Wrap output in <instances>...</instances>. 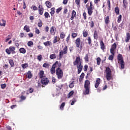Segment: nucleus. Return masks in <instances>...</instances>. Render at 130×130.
<instances>
[{
    "label": "nucleus",
    "instance_id": "nucleus-1",
    "mask_svg": "<svg viewBox=\"0 0 130 130\" xmlns=\"http://www.w3.org/2000/svg\"><path fill=\"white\" fill-rule=\"evenodd\" d=\"M74 66H77L78 68V74H80L83 70V66H82V61H81V58L80 57H77L74 62Z\"/></svg>",
    "mask_w": 130,
    "mask_h": 130
},
{
    "label": "nucleus",
    "instance_id": "nucleus-2",
    "mask_svg": "<svg viewBox=\"0 0 130 130\" xmlns=\"http://www.w3.org/2000/svg\"><path fill=\"white\" fill-rule=\"evenodd\" d=\"M84 88L85 89V92L84 94L87 95V94H89V92H90V81L87 80L85 82L84 84Z\"/></svg>",
    "mask_w": 130,
    "mask_h": 130
},
{
    "label": "nucleus",
    "instance_id": "nucleus-3",
    "mask_svg": "<svg viewBox=\"0 0 130 130\" xmlns=\"http://www.w3.org/2000/svg\"><path fill=\"white\" fill-rule=\"evenodd\" d=\"M16 48L14 46H10L9 48L8 49H6V52L7 53V54H11V52H12V54H14L16 53Z\"/></svg>",
    "mask_w": 130,
    "mask_h": 130
},
{
    "label": "nucleus",
    "instance_id": "nucleus-4",
    "mask_svg": "<svg viewBox=\"0 0 130 130\" xmlns=\"http://www.w3.org/2000/svg\"><path fill=\"white\" fill-rule=\"evenodd\" d=\"M106 78L108 81H110L111 80V70L110 68H107L106 70Z\"/></svg>",
    "mask_w": 130,
    "mask_h": 130
},
{
    "label": "nucleus",
    "instance_id": "nucleus-5",
    "mask_svg": "<svg viewBox=\"0 0 130 130\" xmlns=\"http://www.w3.org/2000/svg\"><path fill=\"white\" fill-rule=\"evenodd\" d=\"M68 53V47L66 46L62 49L61 50L59 54V58H62L64 54H67Z\"/></svg>",
    "mask_w": 130,
    "mask_h": 130
},
{
    "label": "nucleus",
    "instance_id": "nucleus-6",
    "mask_svg": "<svg viewBox=\"0 0 130 130\" xmlns=\"http://www.w3.org/2000/svg\"><path fill=\"white\" fill-rule=\"evenodd\" d=\"M56 74L57 76L58 79H62V76H63V72L62 70L60 69V68H58L56 70Z\"/></svg>",
    "mask_w": 130,
    "mask_h": 130
},
{
    "label": "nucleus",
    "instance_id": "nucleus-7",
    "mask_svg": "<svg viewBox=\"0 0 130 130\" xmlns=\"http://www.w3.org/2000/svg\"><path fill=\"white\" fill-rule=\"evenodd\" d=\"M115 49H116V44L115 43H114L113 45L111 46V48L110 49V52L111 53V54H114L115 52H114V50H115Z\"/></svg>",
    "mask_w": 130,
    "mask_h": 130
},
{
    "label": "nucleus",
    "instance_id": "nucleus-8",
    "mask_svg": "<svg viewBox=\"0 0 130 130\" xmlns=\"http://www.w3.org/2000/svg\"><path fill=\"white\" fill-rule=\"evenodd\" d=\"M41 82L43 85H47L49 83V80L47 78H44L42 79Z\"/></svg>",
    "mask_w": 130,
    "mask_h": 130
},
{
    "label": "nucleus",
    "instance_id": "nucleus-9",
    "mask_svg": "<svg viewBox=\"0 0 130 130\" xmlns=\"http://www.w3.org/2000/svg\"><path fill=\"white\" fill-rule=\"evenodd\" d=\"M75 44H76V47H80L81 45V39L80 38H77L75 41Z\"/></svg>",
    "mask_w": 130,
    "mask_h": 130
},
{
    "label": "nucleus",
    "instance_id": "nucleus-10",
    "mask_svg": "<svg viewBox=\"0 0 130 130\" xmlns=\"http://www.w3.org/2000/svg\"><path fill=\"white\" fill-rule=\"evenodd\" d=\"M39 13L40 15H43L44 9H43V8L42 7V5H39Z\"/></svg>",
    "mask_w": 130,
    "mask_h": 130
},
{
    "label": "nucleus",
    "instance_id": "nucleus-11",
    "mask_svg": "<svg viewBox=\"0 0 130 130\" xmlns=\"http://www.w3.org/2000/svg\"><path fill=\"white\" fill-rule=\"evenodd\" d=\"M56 28L54 26H52L50 28V32L52 35H54L55 34Z\"/></svg>",
    "mask_w": 130,
    "mask_h": 130
},
{
    "label": "nucleus",
    "instance_id": "nucleus-12",
    "mask_svg": "<svg viewBox=\"0 0 130 130\" xmlns=\"http://www.w3.org/2000/svg\"><path fill=\"white\" fill-rule=\"evenodd\" d=\"M100 83H101L100 78H98L96 80L95 88H98V87L99 86V85L100 84Z\"/></svg>",
    "mask_w": 130,
    "mask_h": 130
},
{
    "label": "nucleus",
    "instance_id": "nucleus-13",
    "mask_svg": "<svg viewBox=\"0 0 130 130\" xmlns=\"http://www.w3.org/2000/svg\"><path fill=\"white\" fill-rule=\"evenodd\" d=\"M88 14L89 16H91L93 14V8H87Z\"/></svg>",
    "mask_w": 130,
    "mask_h": 130
},
{
    "label": "nucleus",
    "instance_id": "nucleus-14",
    "mask_svg": "<svg viewBox=\"0 0 130 130\" xmlns=\"http://www.w3.org/2000/svg\"><path fill=\"white\" fill-rule=\"evenodd\" d=\"M0 26L5 27V26H6V20L2 19V20L0 21Z\"/></svg>",
    "mask_w": 130,
    "mask_h": 130
},
{
    "label": "nucleus",
    "instance_id": "nucleus-15",
    "mask_svg": "<svg viewBox=\"0 0 130 130\" xmlns=\"http://www.w3.org/2000/svg\"><path fill=\"white\" fill-rule=\"evenodd\" d=\"M110 21L109 20V16H107L105 18V22L106 25L109 24Z\"/></svg>",
    "mask_w": 130,
    "mask_h": 130
},
{
    "label": "nucleus",
    "instance_id": "nucleus-16",
    "mask_svg": "<svg viewBox=\"0 0 130 130\" xmlns=\"http://www.w3.org/2000/svg\"><path fill=\"white\" fill-rule=\"evenodd\" d=\"M19 52L20 53H23V54H25L26 53V49L24 48H20L19 49Z\"/></svg>",
    "mask_w": 130,
    "mask_h": 130
},
{
    "label": "nucleus",
    "instance_id": "nucleus-17",
    "mask_svg": "<svg viewBox=\"0 0 130 130\" xmlns=\"http://www.w3.org/2000/svg\"><path fill=\"white\" fill-rule=\"evenodd\" d=\"M76 13L75 10H73L72 13V17H71V20H74V18L76 17Z\"/></svg>",
    "mask_w": 130,
    "mask_h": 130
},
{
    "label": "nucleus",
    "instance_id": "nucleus-18",
    "mask_svg": "<svg viewBox=\"0 0 130 130\" xmlns=\"http://www.w3.org/2000/svg\"><path fill=\"white\" fill-rule=\"evenodd\" d=\"M75 84H76V82L72 81L70 84H69V88L72 89V88H74L75 87Z\"/></svg>",
    "mask_w": 130,
    "mask_h": 130
},
{
    "label": "nucleus",
    "instance_id": "nucleus-19",
    "mask_svg": "<svg viewBox=\"0 0 130 130\" xmlns=\"http://www.w3.org/2000/svg\"><path fill=\"white\" fill-rule=\"evenodd\" d=\"M50 67V64L48 63H45L43 65V67L45 68L46 69H49Z\"/></svg>",
    "mask_w": 130,
    "mask_h": 130
},
{
    "label": "nucleus",
    "instance_id": "nucleus-20",
    "mask_svg": "<svg viewBox=\"0 0 130 130\" xmlns=\"http://www.w3.org/2000/svg\"><path fill=\"white\" fill-rule=\"evenodd\" d=\"M44 77H45V75H44V71H41L40 72V78H42Z\"/></svg>",
    "mask_w": 130,
    "mask_h": 130
},
{
    "label": "nucleus",
    "instance_id": "nucleus-21",
    "mask_svg": "<svg viewBox=\"0 0 130 130\" xmlns=\"http://www.w3.org/2000/svg\"><path fill=\"white\" fill-rule=\"evenodd\" d=\"M118 60H119V62L120 61H123V60L122 59V55L121 54L118 55Z\"/></svg>",
    "mask_w": 130,
    "mask_h": 130
},
{
    "label": "nucleus",
    "instance_id": "nucleus-22",
    "mask_svg": "<svg viewBox=\"0 0 130 130\" xmlns=\"http://www.w3.org/2000/svg\"><path fill=\"white\" fill-rule=\"evenodd\" d=\"M45 4L46 7H47V8H51V3L50 2L47 1L46 2Z\"/></svg>",
    "mask_w": 130,
    "mask_h": 130
},
{
    "label": "nucleus",
    "instance_id": "nucleus-23",
    "mask_svg": "<svg viewBox=\"0 0 130 130\" xmlns=\"http://www.w3.org/2000/svg\"><path fill=\"white\" fill-rule=\"evenodd\" d=\"M129 39H130V35H129V34L128 33L126 34L125 42H128V41H129Z\"/></svg>",
    "mask_w": 130,
    "mask_h": 130
},
{
    "label": "nucleus",
    "instance_id": "nucleus-24",
    "mask_svg": "<svg viewBox=\"0 0 130 130\" xmlns=\"http://www.w3.org/2000/svg\"><path fill=\"white\" fill-rule=\"evenodd\" d=\"M9 62L11 67H13L15 66V64L14 63V60H13L12 59H9Z\"/></svg>",
    "mask_w": 130,
    "mask_h": 130
},
{
    "label": "nucleus",
    "instance_id": "nucleus-25",
    "mask_svg": "<svg viewBox=\"0 0 130 130\" xmlns=\"http://www.w3.org/2000/svg\"><path fill=\"white\" fill-rule=\"evenodd\" d=\"M24 30H25V31H26V32H29L30 31V28H29V26L25 25L24 27Z\"/></svg>",
    "mask_w": 130,
    "mask_h": 130
},
{
    "label": "nucleus",
    "instance_id": "nucleus-26",
    "mask_svg": "<svg viewBox=\"0 0 130 130\" xmlns=\"http://www.w3.org/2000/svg\"><path fill=\"white\" fill-rule=\"evenodd\" d=\"M28 67H29V65H28V63H27L22 64V65H21V67L23 69H26V68H28Z\"/></svg>",
    "mask_w": 130,
    "mask_h": 130
},
{
    "label": "nucleus",
    "instance_id": "nucleus-27",
    "mask_svg": "<svg viewBox=\"0 0 130 130\" xmlns=\"http://www.w3.org/2000/svg\"><path fill=\"white\" fill-rule=\"evenodd\" d=\"M26 76L28 79H31V78H32V74L31 73V71H28Z\"/></svg>",
    "mask_w": 130,
    "mask_h": 130
},
{
    "label": "nucleus",
    "instance_id": "nucleus-28",
    "mask_svg": "<svg viewBox=\"0 0 130 130\" xmlns=\"http://www.w3.org/2000/svg\"><path fill=\"white\" fill-rule=\"evenodd\" d=\"M100 44H101V49H102L103 50H104V49H105L104 43H103V41H101Z\"/></svg>",
    "mask_w": 130,
    "mask_h": 130
},
{
    "label": "nucleus",
    "instance_id": "nucleus-29",
    "mask_svg": "<svg viewBox=\"0 0 130 130\" xmlns=\"http://www.w3.org/2000/svg\"><path fill=\"white\" fill-rule=\"evenodd\" d=\"M50 58L51 59H54V58H56V55L55 54H52L50 55Z\"/></svg>",
    "mask_w": 130,
    "mask_h": 130
},
{
    "label": "nucleus",
    "instance_id": "nucleus-30",
    "mask_svg": "<svg viewBox=\"0 0 130 130\" xmlns=\"http://www.w3.org/2000/svg\"><path fill=\"white\" fill-rule=\"evenodd\" d=\"M60 37L61 39H63V38H64V37H66V34H64V32H61Z\"/></svg>",
    "mask_w": 130,
    "mask_h": 130
},
{
    "label": "nucleus",
    "instance_id": "nucleus-31",
    "mask_svg": "<svg viewBox=\"0 0 130 130\" xmlns=\"http://www.w3.org/2000/svg\"><path fill=\"white\" fill-rule=\"evenodd\" d=\"M73 95H74V91L72 90L69 93L68 95V98H70V97L73 96Z\"/></svg>",
    "mask_w": 130,
    "mask_h": 130
},
{
    "label": "nucleus",
    "instance_id": "nucleus-32",
    "mask_svg": "<svg viewBox=\"0 0 130 130\" xmlns=\"http://www.w3.org/2000/svg\"><path fill=\"white\" fill-rule=\"evenodd\" d=\"M120 62V64L121 66V69H124V61H120V62Z\"/></svg>",
    "mask_w": 130,
    "mask_h": 130
},
{
    "label": "nucleus",
    "instance_id": "nucleus-33",
    "mask_svg": "<svg viewBox=\"0 0 130 130\" xmlns=\"http://www.w3.org/2000/svg\"><path fill=\"white\" fill-rule=\"evenodd\" d=\"M58 39H59V38H58L57 37H55L54 38V40L53 41V43H56V42H57Z\"/></svg>",
    "mask_w": 130,
    "mask_h": 130
},
{
    "label": "nucleus",
    "instance_id": "nucleus-34",
    "mask_svg": "<svg viewBox=\"0 0 130 130\" xmlns=\"http://www.w3.org/2000/svg\"><path fill=\"white\" fill-rule=\"evenodd\" d=\"M123 7L125 9V8H126V6H127V3H126V1L123 0Z\"/></svg>",
    "mask_w": 130,
    "mask_h": 130
},
{
    "label": "nucleus",
    "instance_id": "nucleus-35",
    "mask_svg": "<svg viewBox=\"0 0 130 130\" xmlns=\"http://www.w3.org/2000/svg\"><path fill=\"white\" fill-rule=\"evenodd\" d=\"M96 61H97V64L98 66H100L101 62V59L100 58V57H98L96 59Z\"/></svg>",
    "mask_w": 130,
    "mask_h": 130
},
{
    "label": "nucleus",
    "instance_id": "nucleus-36",
    "mask_svg": "<svg viewBox=\"0 0 130 130\" xmlns=\"http://www.w3.org/2000/svg\"><path fill=\"white\" fill-rule=\"evenodd\" d=\"M57 64H58V61H56L55 63L53 64L52 68L53 69H55V68H56V67H57Z\"/></svg>",
    "mask_w": 130,
    "mask_h": 130
},
{
    "label": "nucleus",
    "instance_id": "nucleus-37",
    "mask_svg": "<svg viewBox=\"0 0 130 130\" xmlns=\"http://www.w3.org/2000/svg\"><path fill=\"white\" fill-rule=\"evenodd\" d=\"M54 10H55V8H52L51 9V11L50 12V14H51V16H52L53 15H54V13H55Z\"/></svg>",
    "mask_w": 130,
    "mask_h": 130
},
{
    "label": "nucleus",
    "instance_id": "nucleus-38",
    "mask_svg": "<svg viewBox=\"0 0 130 130\" xmlns=\"http://www.w3.org/2000/svg\"><path fill=\"white\" fill-rule=\"evenodd\" d=\"M115 12L116 14L118 15V14H119V8H118V7H116L115 8Z\"/></svg>",
    "mask_w": 130,
    "mask_h": 130
},
{
    "label": "nucleus",
    "instance_id": "nucleus-39",
    "mask_svg": "<svg viewBox=\"0 0 130 130\" xmlns=\"http://www.w3.org/2000/svg\"><path fill=\"white\" fill-rule=\"evenodd\" d=\"M83 37H87L88 36V32L84 30L83 31Z\"/></svg>",
    "mask_w": 130,
    "mask_h": 130
},
{
    "label": "nucleus",
    "instance_id": "nucleus-40",
    "mask_svg": "<svg viewBox=\"0 0 130 130\" xmlns=\"http://www.w3.org/2000/svg\"><path fill=\"white\" fill-rule=\"evenodd\" d=\"M44 44L45 46H49L50 45V42L47 41L45 43H44Z\"/></svg>",
    "mask_w": 130,
    "mask_h": 130
},
{
    "label": "nucleus",
    "instance_id": "nucleus-41",
    "mask_svg": "<svg viewBox=\"0 0 130 130\" xmlns=\"http://www.w3.org/2000/svg\"><path fill=\"white\" fill-rule=\"evenodd\" d=\"M114 54H112V55H110V56H109L108 59H109V60H112L113 59V56H114Z\"/></svg>",
    "mask_w": 130,
    "mask_h": 130
},
{
    "label": "nucleus",
    "instance_id": "nucleus-42",
    "mask_svg": "<svg viewBox=\"0 0 130 130\" xmlns=\"http://www.w3.org/2000/svg\"><path fill=\"white\" fill-rule=\"evenodd\" d=\"M44 16L46 19L48 18V17H50L49 13H48V12H45L44 14Z\"/></svg>",
    "mask_w": 130,
    "mask_h": 130
},
{
    "label": "nucleus",
    "instance_id": "nucleus-43",
    "mask_svg": "<svg viewBox=\"0 0 130 130\" xmlns=\"http://www.w3.org/2000/svg\"><path fill=\"white\" fill-rule=\"evenodd\" d=\"M27 45L28 46H29V47L33 46V42L32 41L28 42L27 43Z\"/></svg>",
    "mask_w": 130,
    "mask_h": 130
},
{
    "label": "nucleus",
    "instance_id": "nucleus-44",
    "mask_svg": "<svg viewBox=\"0 0 130 130\" xmlns=\"http://www.w3.org/2000/svg\"><path fill=\"white\" fill-rule=\"evenodd\" d=\"M65 104L64 103H62L60 106V109L62 110L63 109V107H64Z\"/></svg>",
    "mask_w": 130,
    "mask_h": 130
},
{
    "label": "nucleus",
    "instance_id": "nucleus-45",
    "mask_svg": "<svg viewBox=\"0 0 130 130\" xmlns=\"http://www.w3.org/2000/svg\"><path fill=\"white\" fill-rule=\"evenodd\" d=\"M84 59L85 61H89V57L88 56V54H86L85 55V57H84Z\"/></svg>",
    "mask_w": 130,
    "mask_h": 130
},
{
    "label": "nucleus",
    "instance_id": "nucleus-46",
    "mask_svg": "<svg viewBox=\"0 0 130 130\" xmlns=\"http://www.w3.org/2000/svg\"><path fill=\"white\" fill-rule=\"evenodd\" d=\"M51 74H54L55 73V69L54 68H51L50 70Z\"/></svg>",
    "mask_w": 130,
    "mask_h": 130
},
{
    "label": "nucleus",
    "instance_id": "nucleus-47",
    "mask_svg": "<svg viewBox=\"0 0 130 130\" xmlns=\"http://www.w3.org/2000/svg\"><path fill=\"white\" fill-rule=\"evenodd\" d=\"M121 21V15H120L118 16L117 22L118 23H120Z\"/></svg>",
    "mask_w": 130,
    "mask_h": 130
},
{
    "label": "nucleus",
    "instance_id": "nucleus-48",
    "mask_svg": "<svg viewBox=\"0 0 130 130\" xmlns=\"http://www.w3.org/2000/svg\"><path fill=\"white\" fill-rule=\"evenodd\" d=\"M77 33L73 32L72 34V37H73V38H76V37L77 36Z\"/></svg>",
    "mask_w": 130,
    "mask_h": 130
},
{
    "label": "nucleus",
    "instance_id": "nucleus-49",
    "mask_svg": "<svg viewBox=\"0 0 130 130\" xmlns=\"http://www.w3.org/2000/svg\"><path fill=\"white\" fill-rule=\"evenodd\" d=\"M38 59L40 61H41V60L42 59V55H40L38 56Z\"/></svg>",
    "mask_w": 130,
    "mask_h": 130
},
{
    "label": "nucleus",
    "instance_id": "nucleus-50",
    "mask_svg": "<svg viewBox=\"0 0 130 130\" xmlns=\"http://www.w3.org/2000/svg\"><path fill=\"white\" fill-rule=\"evenodd\" d=\"M61 11V7H60L56 10V13H57V14H58V13H59Z\"/></svg>",
    "mask_w": 130,
    "mask_h": 130
},
{
    "label": "nucleus",
    "instance_id": "nucleus-51",
    "mask_svg": "<svg viewBox=\"0 0 130 130\" xmlns=\"http://www.w3.org/2000/svg\"><path fill=\"white\" fill-rule=\"evenodd\" d=\"M35 32L36 33V34H39V33H40V30H39V29H38V28H37V27H36Z\"/></svg>",
    "mask_w": 130,
    "mask_h": 130
},
{
    "label": "nucleus",
    "instance_id": "nucleus-52",
    "mask_svg": "<svg viewBox=\"0 0 130 130\" xmlns=\"http://www.w3.org/2000/svg\"><path fill=\"white\" fill-rule=\"evenodd\" d=\"M80 2H81V0H75V3H76V5H77L78 6H79V5H80Z\"/></svg>",
    "mask_w": 130,
    "mask_h": 130
},
{
    "label": "nucleus",
    "instance_id": "nucleus-53",
    "mask_svg": "<svg viewBox=\"0 0 130 130\" xmlns=\"http://www.w3.org/2000/svg\"><path fill=\"white\" fill-rule=\"evenodd\" d=\"M38 27L41 28V27H42V22L41 21L39 22L38 24Z\"/></svg>",
    "mask_w": 130,
    "mask_h": 130
},
{
    "label": "nucleus",
    "instance_id": "nucleus-54",
    "mask_svg": "<svg viewBox=\"0 0 130 130\" xmlns=\"http://www.w3.org/2000/svg\"><path fill=\"white\" fill-rule=\"evenodd\" d=\"M87 40H88V44H89V45L91 44V38H90V37H89L88 38Z\"/></svg>",
    "mask_w": 130,
    "mask_h": 130
},
{
    "label": "nucleus",
    "instance_id": "nucleus-55",
    "mask_svg": "<svg viewBox=\"0 0 130 130\" xmlns=\"http://www.w3.org/2000/svg\"><path fill=\"white\" fill-rule=\"evenodd\" d=\"M32 9L34 10V11H37L38 8L37 7H36V6L32 5Z\"/></svg>",
    "mask_w": 130,
    "mask_h": 130
},
{
    "label": "nucleus",
    "instance_id": "nucleus-56",
    "mask_svg": "<svg viewBox=\"0 0 130 130\" xmlns=\"http://www.w3.org/2000/svg\"><path fill=\"white\" fill-rule=\"evenodd\" d=\"M93 37H94V38L95 39H96V38H97V31H94Z\"/></svg>",
    "mask_w": 130,
    "mask_h": 130
},
{
    "label": "nucleus",
    "instance_id": "nucleus-57",
    "mask_svg": "<svg viewBox=\"0 0 130 130\" xmlns=\"http://www.w3.org/2000/svg\"><path fill=\"white\" fill-rule=\"evenodd\" d=\"M107 5L108 6V8H109V10H110V1H109V0L107 1Z\"/></svg>",
    "mask_w": 130,
    "mask_h": 130
},
{
    "label": "nucleus",
    "instance_id": "nucleus-58",
    "mask_svg": "<svg viewBox=\"0 0 130 130\" xmlns=\"http://www.w3.org/2000/svg\"><path fill=\"white\" fill-rule=\"evenodd\" d=\"M83 16L84 18V20H86V19H87V17H86L87 14H86V12L83 13Z\"/></svg>",
    "mask_w": 130,
    "mask_h": 130
},
{
    "label": "nucleus",
    "instance_id": "nucleus-59",
    "mask_svg": "<svg viewBox=\"0 0 130 130\" xmlns=\"http://www.w3.org/2000/svg\"><path fill=\"white\" fill-rule=\"evenodd\" d=\"M68 2H69V0H63V5H67L68 4Z\"/></svg>",
    "mask_w": 130,
    "mask_h": 130
},
{
    "label": "nucleus",
    "instance_id": "nucleus-60",
    "mask_svg": "<svg viewBox=\"0 0 130 130\" xmlns=\"http://www.w3.org/2000/svg\"><path fill=\"white\" fill-rule=\"evenodd\" d=\"M11 36H8V38L6 39V42H8V41H9V40H10V39H11Z\"/></svg>",
    "mask_w": 130,
    "mask_h": 130
},
{
    "label": "nucleus",
    "instance_id": "nucleus-61",
    "mask_svg": "<svg viewBox=\"0 0 130 130\" xmlns=\"http://www.w3.org/2000/svg\"><path fill=\"white\" fill-rule=\"evenodd\" d=\"M113 29L114 31H117V27H116V26L113 25Z\"/></svg>",
    "mask_w": 130,
    "mask_h": 130
},
{
    "label": "nucleus",
    "instance_id": "nucleus-62",
    "mask_svg": "<svg viewBox=\"0 0 130 130\" xmlns=\"http://www.w3.org/2000/svg\"><path fill=\"white\" fill-rule=\"evenodd\" d=\"M1 88L2 89H5L6 88V84H2Z\"/></svg>",
    "mask_w": 130,
    "mask_h": 130
},
{
    "label": "nucleus",
    "instance_id": "nucleus-63",
    "mask_svg": "<svg viewBox=\"0 0 130 130\" xmlns=\"http://www.w3.org/2000/svg\"><path fill=\"white\" fill-rule=\"evenodd\" d=\"M69 40H70V35L68 36V37L66 39L67 42H69Z\"/></svg>",
    "mask_w": 130,
    "mask_h": 130
},
{
    "label": "nucleus",
    "instance_id": "nucleus-64",
    "mask_svg": "<svg viewBox=\"0 0 130 130\" xmlns=\"http://www.w3.org/2000/svg\"><path fill=\"white\" fill-rule=\"evenodd\" d=\"M28 36L29 37H32L33 36V34L32 33L28 34Z\"/></svg>",
    "mask_w": 130,
    "mask_h": 130
}]
</instances>
